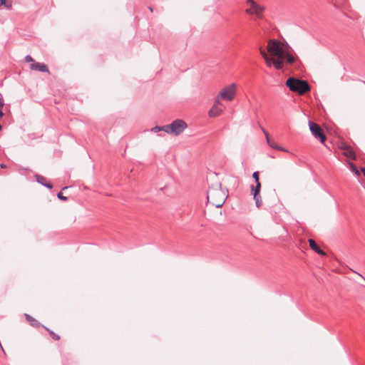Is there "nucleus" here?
<instances>
[{"mask_svg": "<svg viewBox=\"0 0 365 365\" xmlns=\"http://www.w3.org/2000/svg\"><path fill=\"white\" fill-rule=\"evenodd\" d=\"M150 130L154 133H157L159 131H164L166 133V130L164 128V125L163 126H155V127L152 128Z\"/></svg>", "mask_w": 365, "mask_h": 365, "instance_id": "nucleus-20", "label": "nucleus"}, {"mask_svg": "<svg viewBox=\"0 0 365 365\" xmlns=\"http://www.w3.org/2000/svg\"><path fill=\"white\" fill-rule=\"evenodd\" d=\"M259 51H260L261 56H262V58L264 59L268 58L269 56L267 54V53L263 49L260 48Z\"/></svg>", "mask_w": 365, "mask_h": 365, "instance_id": "nucleus-24", "label": "nucleus"}, {"mask_svg": "<svg viewBox=\"0 0 365 365\" xmlns=\"http://www.w3.org/2000/svg\"><path fill=\"white\" fill-rule=\"evenodd\" d=\"M355 273H356L357 274L359 275V277H361L362 279H364L365 280V278L360 274H359L358 272H355Z\"/></svg>", "mask_w": 365, "mask_h": 365, "instance_id": "nucleus-32", "label": "nucleus"}, {"mask_svg": "<svg viewBox=\"0 0 365 365\" xmlns=\"http://www.w3.org/2000/svg\"><path fill=\"white\" fill-rule=\"evenodd\" d=\"M25 317L32 327H38L40 326V323L29 314H25Z\"/></svg>", "mask_w": 365, "mask_h": 365, "instance_id": "nucleus-13", "label": "nucleus"}, {"mask_svg": "<svg viewBox=\"0 0 365 365\" xmlns=\"http://www.w3.org/2000/svg\"><path fill=\"white\" fill-rule=\"evenodd\" d=\"M48 330V331L49 332L51 336L55 339V340H59L60 339V336L57 334H56L53 331L48 329H46Z\"/></svg>", "mask_w": 365, "mask_h": 365, "instance_id": "nucleus-22", "label": "nucleus"}, {"mask_svg": "<svg viewBox=\"0 0 365 365\" xmlns=\"http://www.w3.org/2000/svg\"><path fill=\"white\" fill-rule=\"evenodd\" d=\"M30 68L31 70L38 71L41 72H45V73L48 72V68L47 66L44 63L34 62L30 66Z\"/></svg>", "mask_w": 365, "mask_h": 365, "instance_id": "nucleus-9", "label": "nucleus"}, {"mask_svg": "<svg viewBox=\"0 0 365 365\" xmlns=\"http://www.w3.org/2000/svg\"><path fill=\"white\" fill-rule=\"evenodd\" d=\"M267 51L273 56H276L279 58H284V61L288 63L291 64L295 61V58L288 52H286L280 42L277 40L269 41Z\"/></svg>", "mask_w": 365, "mask_h": 365, "instance_id": "nucleus-1", "label": "nucleus"}, {"mask_svg": "<svg viewBox=\"0 0 365 365\" xmlns=\"http://www.w3.org/2000/svg\"><path fill=\"white\" fill-rule=\"evenodd\" d=\"M57 197H58V198H59L60 200H67V197L63 196L62 192L58 193Z\"/></svg>", "mask_w": 365, "mask_h": 365, "instance_id": "nucleus-27", "label": "nucleus"}, {"mask_svg": "<svg viewBox=\"0 0 365 365\" xmlns=\"http://www.w3.org/2000/svg\"><path fill=\"white\" fill-rule=\"evenodd\" d=\"M277 150H280V151H283V152H286V153L289 152V150L287 149H286L285 148H283L280 145L279 148H277Z\"/></svg>", "mask_w": 365, "mask_h": 365, "instance_id": "nucleus-29", "label": "nucleus"}, {"mask_svg": "<svg viewBox=\"0 0 365 365\" xmlns=\"http://www.w3.org/2000/svg\"><path fill=\"white\" fill-rule=\"evenodd\" d=\"M361 172L363 173L364 177H365V168H361Z\"/></svg>", "mask_w": 365, "mask_h": 365, "instance_id": "nucleus-31", "label": "nucleus"}, {"mask_svg": "<svg viewBox=\"0 0 365 365\" xmlns=\"http://www.w3.org/2000/svg\"><path fill=\"white\" fill-rule=\"evenodd\" d=\"M4 106V101L1 94H0V108H3Z\"/></svg>", "mask_w": 365, "mask_h": 365, "instance_id": "nucleus-28", "label": "nucleus"}, {"mask_svg": "<svg viewBox=\"0 0 365 365\" xmlns=\"http://www.w3.org/2000/svg\"><path fill=\"white\" fill-rule=\"evenodd\" d=\"M25 61L26 62H34V60L33 59V58L29 56V55H27L25 58H24Z\"/></svg>", "mask_w": 365, "mask_h": 365, "instance_id": "nucleus-25", "label": "nucleus"}, {"mask_svg": "<svg viewBox=\"0 0 365 365\" xmlns=\"http://www.w3.org/2000/svg\"><path fill=\"white\" fill-rule=\"evenodd\" d=\"M236 94V84L232 83L224 88L219 93L217 98H222L231 101L234 99Z\"/></svg>", "mask_w": 365, "mask_h": 365, "instance_id": "nucleus-5", "label": "nucleus"}, {"mask_svg": "<svg viewBox=\"0 0 365 365\" xmlns=\"http://www.w3.org/2000/svg\"><path fill=\"white\" fill-rule=\"evenodd\" d=\"M253 198L255 201L256 206L258 208L260 207L262 205V200L261 196L259 195H258L257 196H253Z\"/></svg>", "mask_w": 365, "mask_h": 365, "instance_id": "nucleus-18", "label": "nucleus"}, {"mask_svg": "<svg viewBox=\"0 0 365 365\" xmlns=\"http://www.w3.org/2000/svg\"><path fill=\"white\" fill-rule=\"evenodd\" d=\"M263 132L265 135V137H266V140H267V144L272 148L275 149V150H277V148L279 147V145H278L275 142L272 141L270 138H269V133L263 130Z\"/></svg>", "mask_w": 365, "mask_h": 365, "instance_id": "nucleus-12", "label": "nucleus"}, {"mask_svg": "<svg viewBox=\"0 0 365 365\" xmlns=\"http://www.w3.org/2000/svg\"><path fill=\"white\" fill-rule=\"evenodd\" d=\"M284 58H279L274 59V61H272V64L274 67L277 70H282L283 68V61Z\"/></svg>", "mask_w": 365, "mask_h": 365, "instance_id": "nucleus-14", "label": "nucleus"}, {"mask_svg": "<svg viewBox=\"0 0 365 365\" xmlns=\"http://www.w3.org/2000/svg\"><path fill=\"white\" fill-rule=\"evenodd\" d=\"M274 59H273L272 58L268 56V58H265L264 61H265V63H266V65L268 66V67H271L272 66H273L272 64V61H274Z\"/></svg>", "mask_w": 365, "mask_h": 365, "instance_id": "nucleus-21", "label": "nucleus"}, {"mask_svg": "<svg viewBox=\"0 0 365 365\" xmlns=\"http://www.w3.org/2000/svg\"><path fill=\"white\" fill-rule=\"evenodd\" d=\"M247 4L249 8L246 9V12L255 15L257 18L261 19L262 17V12L264 10V7L257 4L253 0H247Z\"/></svg>", "mask_w": 365, "mask_h": 365, "instance_id": "nucleus-7", "label": "nucleus"}, {"mask_svg": "<svg viewBox=\"0 0 365 365\" xmlns=\"http://www.w3.org/2000/svg\"><path fill=\"white\" fill-rule=\"evenodd\" d=\"M349 166L351 170L357 176L360 175V173L358 170V169L356 168V166L352 163H349Z\"/></svg>", "mask_w": 365, "mask_h": 365, "instance_id": "nucleus-19", "label": "nucleus"}, {"mask_svg": "<svg viewBox=\"0 0 365 365\" xmlns=\"http://www.w3.org/2000/svg\"><path fill=\"white\" fill-rule=\"evenodd\" d=\"M252 178L255 179V182H259V173H258L257 171H255V172L253 173Z\"/></svg>", "mask_w": 365, "mask_h": 365, "instance_id": "nucleus-23", "label": "nucleus"}, {"mask_svg": "<svg viewBox=\"0 0 365 365\" xmlns=\"http://www.w3.org/2000/svg\"><path fill=\"white\" fill-rule=\"evenodd\" d=\"M309 126L312 135L319 139L322 143H324L327 138L322 128L313 121H309Z\"/></svg>", "mask_w": 365, "mask_h": 365, "instance_id": "nucleus-6", "label": "nucleus"}, {"mask_svg": "<svg viewBox=\"0 0 365 365\" xmlns=\"http://www.w3.org/2000/svg\"><path fill=\"white\" fill-rule=\"evenodd\" d=\"M286 86L290 91L297 92L299 95H303L310 90L309 83L304 80H299L294 78H289L286 81Z\"/></svg>", "mask_w": 365, "mask_h": 365, "instance_id": "nucleus-3", "label": "nucleus"}, {"mask_svg": "<svg viewBox=\"0 0 365 365\" xmlns=\"http://www.w3.org/2000/svg\"><path fill=\"white\" fill-rule=\"evenodd\" d=\"M221 103L219 98H217L214 105L209 110V115L210 117H217L222 113V108L220 106Z\"/></svg>", "mask_w": 365, "mask_h": 365, "instance_id": "nucleus-8", "label": "nucleus"}, {"mask_svg": "<svg viewBox=\"0 0 365 365\" xmlns=\"http://www.w3.org/2000/svg\"><path fill=\"white\" fill-rule=\"evenodd\" d=\"M309 246L312 248V250H313L315 252H317V254H319L320 255H322V256H325L326 255L325 252H324L318 246V245L316 243V242L314 240L309 239Z\"/></svg>", "mask_w": 365, "mask_h": 365, "instance_id": "nucleus-10", "label": "nucleus"}, {"mask_svg": "<svg viewBox=\"0 0 365 365\" xmlns=\"http://www.w3.org/2000/svg\"><path fill=\"white\" fill-rule=\"evenodd\" d=\"M344 155L350 159H352V160L356 159V155H355L354 152L350 148H346L344 150Z\"/></svg>", "mask_w": 365, "mask_h": 365, "instance_id": "nucleus-17", "label": "nucleus"}, {"mask_svg": "<svg viewBox=\"0 0 365 365\" xmlns=\"http://www.w3.org/2000/svg\"><path fill=\"white\" fill-rule=\"evenodd\" d=\"M3 108H0V119L4 116V113L2 111Z\"/></svg>", "mask_w": 365, "mask_h": 365, "instance_id": "nucleus-30", "label": "nucleus"}, {"mask_svg": "<svg viewBox=\"0 0 365 365\" xmlns=\"http://www.w3.org/2000/svg\"><path fill=\"white\" fill-rule=\"evenodd\" d=\"M1 129H2V126H1V125L0 124V130H1Z\"/></svg>", "mask_w": 365, "mask_h": 365, "instance_id": "nucleus-33", "label": "nucleus"}, {"mask_svg": "<svg viewBox=\"0 0 365 365\" xmlns=\"http://www.w3.org/2000/svg\"><path fill=\"white\" fill-rule=\"evenodd\" d=\"M260 188H261V183H260V182H256V185L255 186L251 185V191H252V195L253 196H257L258 195H259Z\"/></svg>", "mask_w": 365, "mask_h": 365, "instance_id": "nucleus-16", "label": "nucleus"}, {"mask_svg": "<svg viewBox=\"0 0 365 365\" xmlns=\"http://www.w3.org/2000/svg\"><path fill=\"white\" fill-rule=\"evenodd\" d=\"M260 188H261V183H260V182H256V185L255 186L251 185V191H252V195L253 196H257L258 195H259Z\"/></svg>", "mask_w": 365, "mask_h": 365, "instance_id": "nucleus-15", "label": "nucleus"}, {"mask_svg": "<svg viewBox=\"0 0 365 365\" xmlns=\"http://www.w3.org/2000/svg\"><path fill=\"white\" fill-rule=\"evenodd\" d=\"M207 200L209 203L219 208L224 205L226 196L222 189L209 187L207 193Z\"/></svg>", "mask_w": 365, "mask_h": 365, "instance_id": "nucleus-2", "label": "nucleus"}, {"mask_svg": "<svg viewBox=\"0 0 365 365\" xmlns=\"http://www.w3.org/2000/svg\"><path fill=\"white\" fill-rule=\"evenodd\" d=\"M186 128V123L181 119L175 120L170 124L164 125L166 133L173 134L175 135L181 134Z\"/></svg>", "mask_w": 365, "mask_h": 365, "instance_id": "nucleus-4", "label": "nucleus"}, {"mask_svg": "<svg viewBox=\"0 0 365 365\" xmlns=\"http://www.w3.org/2000/svg\"><path fill=\"white\" fill-rule=\"evenodd\" d=\"M36 180L38 183L41 184L42 185L46 187L49 189H51L53 187V186L51 183L46 182V179L43 176H41L40 175H36Z\"/></svg>", "mask_w": 365, "mask_h": 365, "instance_id": "nucleus-11", "label": "nucleus"}, {"mask_svg": "<svg viewBox=\"0 0 365 365\" xmlns=\"http://www.w3.org/2000/svg\"><path fill=\"white\" fill-rule=\"evenodd\" d=\"M1 5H4L8 9L11 7V4H6V0H0V6Z\"/></svg>", "mask_w": 365, "mask_h": 365, "instance_id": "nucleus-26", "label": "nucleus"}]
</instances>
